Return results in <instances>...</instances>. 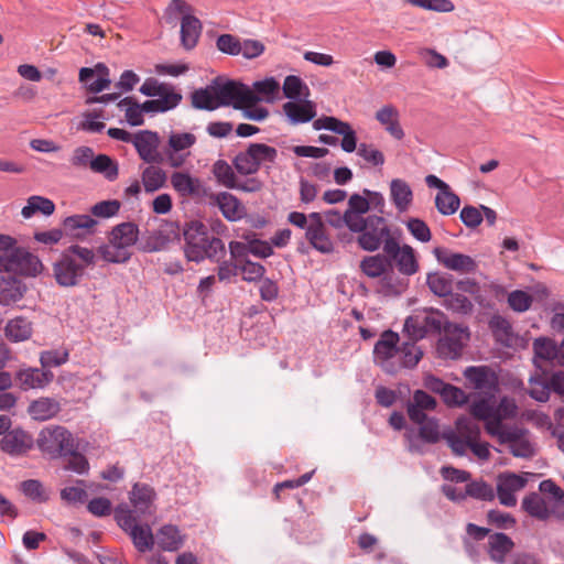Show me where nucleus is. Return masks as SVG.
<instances>
[{
	"label": "nucleus",
	"instance_id": "54",
	"mask_svg": "<svg viewBox=\"0 0 564 564\" xmlns=\"http://www.w3.org/2000/svg\"><path fill=\"white\" fill-rule=\"evenodd\" d=\"M444 304L446 308L463 315L470 314L474 308L471 301L466 295L453 291L446 296Z\"/></svg>",
	"mask_w": 564,
	"mask_h": 564
},
{
	"label": "nucleus",
	"instance_id": "4",
	"mask_svg": "<svg viewBox=\"0 0 564 564\" xmlns=\"http://www.w3.org/2000/svg\"><path fill=\"white\" fill-rule=\"evenodd\" d=\"M139 227L135 223L124 221L111 228L108 234V242L97 248V253L108 263H126L132 252V246L139 243Z\"/></svg>",
	"mask_w": 564,
	"mask_h": 564
},
{
	"label": "nucleus",
	"instance_id": "62",
	"mask_svg": "<svg viewBox=\"0 0 564 564\" xmlns=\"http://www.w3.org/2000/svg\"><path fill=\"white\" fill-rule=\"evenodd\" d=\"M121 208V203L118 199L101 200L90 208V213L95 217L111 218L116 216Z\"/></svg>",
	"mask_w": 564,
	"mask_h": 564
},
{
	"label": "nucleus",
	"instance_id": "42",
	"mask_svg": "<svg viewBox=\"0 0 564 564\" xmlns=\"http://www.w3.org/2000/svg\"><path fill=\"white\" fill-rule=\"evenodd\" d=\"M282 89L284 97L291 101H301L310 96L307 85L296 75L286 76Z\"/></svg>",
	"mask_w": 564,
	"mask_h": 564
},
{
	"label": "nucleus",
	"instance_id": "16",
	"mask_svg": "<svg viewBox=\"0 0 564 564\" xmlns=\"http://www.w3.org/2000/svg\"><path fill=\"white\" fill-rule=\"evenodd\" d=\"M433 254L438 263L452 271L471 273L478 268L476 260L470 256L460 252H452L444 247H435Z\"/></svg>",
	"mask_w": 564,
	"mask_h": 564
},
{
	"label": "nucleus",
	"instance_id": "52",
	"mask_svg": "<svg viewBox=\"0 0 564 564\" xmlns=\"http://www.w3.org/2000/svg\"><path fill=\"white\" fill-rule=\"evenodd\" d=\"M460 206V199L452 188L446 194H436L435 207L437 212L444 216H451L455 214Z\"/></svg>",
	"mask_w": 564,
	"mask_h": 564
},
{
	"label": "nucleus",
	"instance_id": "33",
	"mask_svg": "<svg viewBox=\"0 0 564 564\" xmlns=\"http://www.w3.org/2000/svg\"><path fill=\"white\" fill-rule=\"evenodd\" d=\"M390 197L398 212L404 213L413 200V192L404 180L393 178L390 182Z\"/></svg>",
	"mask_w": 564,
	"mask_h": 564
},
{
	"label": "nucleus",
	"instance_id": "47",
	"mask_svg": "<svg viewBox=\"0 0 564 564\" xmlns=\"http://www.w3.org/2000/svg\"><path fill=\"white\" fill-rule=\"evenodd\" d=\"M91 171L100 173L109 182H113L119 176L118 163L107 154H98L91 161Z\"/></svg>",
	"mask_w": 564,
	"mask_h": 564
},
{
	"label": "nucleus",
	"instance_id": "45",
	"mask_svg": "<svg viewBox=\"0 0 564 564\" xmlns=\"http://www.w3.org/2000/svg\"><path fill=\"white\" fill-rule=\"evenodd\" d=\"M142 184L147 193H154L166 183V173L163 169L153 164L145 167L141 175Z\"/></svg>",
	"mask_w": 564,
	"mask_h": 564
},
{
	"label": "nucleus",
	"instance_id": "30",
	"mask_svg": "<svg viewBox=\"0 0 564 564\" xmlns=\"http://www.w3.org/2000/svg\"><path fill=\"white\" fill-rule=\"evenodd\" d=\"M409 282L394 274L393 270H389L378 282L377 292L383 297H399L408 289Z\"/></svg>",
	"mask_w": 564,
	"mask_h": 564
},
{
	"label": "nucleus",
	"instance_id": "58",
	"mask_svg": "<svg viewBox=\"0 0 564 564\" xmlns=\"http://www.w3.org/2000/svg\"><path fill=\"white\" fill-rule=\"evenodd\" d=\"M409 232L420 242H429L432 232L427 224L421 218L411 217L405 221Z\"/></svg>",
	"mask_w": 564,
	"mask_h": 564
},
{
	"label": "nucleus",
	"instance_id": "8",
	"mask_svg": "<svg viewBox=\"0 0 564 564\" xmlns=\"http://www.w3.org/2000/svg\"><path fill=\"white\" fill-rule=\"evenodd\" d=\"M278 150L265 143H249L245 151H240L232 159V166L240 175L248 176L259 172L262 163H275Z\"/></svg>",
	"mask_w": 564,
	"mask_h": 564
},
{
	"label": "nucleus",
	"instance_id": "1",
	"mask_svg": "<svg viewBox=\"0 0 564 564\" xmlns=\"http://www.w3.org/2000/svg\"><path fill=\"white\" fill-rule=\"evenodd\" d=\"M96 263L94 249L73 243L62 250L52 263V278L59 288H77L87 278V270Z\"/></svg>",
	"mask_w": 564,
	"mask_h": 564
},
{
	"label": "nucleus",
	"instance_id": "7",
	"mask_svg": "<svg viewBox=\"0 0 564 564\" xmlns=\"http://www.w3.org/2000/svg\"><path fill=\"white\" fill-rule=\"evenodd\" d=\"M78 440L62 425H48L39 433L36 444L39 449L51 458L66 457L75 449Z\"/></svg>",
	"mask_w": 564,
	"mask_h": 564
},
{
	"label": "nucleus",
	"instance_id": "26",
	"mask_svg": "<svg viewBox=\"0 0 564 564\" xmlns=\"http://www.w3.org/2000/svg\"><path fill=\"white\" fill-rule=\"evenodd\" d=\"M514 547V542L505 533L496 532L489 535L488 554L492 562L503 564L507 555Z\"/></svg>",
	"mask_w": 564,
	"mask_h": 564
},
{
	"label": "nucleus",
	"instance_id": "9",
	"mask_svg": "<svg viewBox=\"0 0 564 564\" xmlns=\"http://www.w3.org/2000/svg\"><path fill=\"white\" fill-rule=\"evenodd\" d=\"M215 93L220 107L231 106L234 109L241 108V104H257L261 101L251 88L238 80L217 76L213 79Z\"/></svg>",
	"mask_w": 564,
	"mask_h": 564
},
{
	"label": "nucleus",
	"instance_id": "28",
	"mask_svg": "<svg viewBox=\"0 0 564 564\" xmlns=\"http://www.w3.org/2000/svg\"><path fill=\"white\" fill-rule=\"evenodd\" d=\"M54 375L50 370L28 368L20 370L17 379L23 390L44 388L53 380Z\"/></svg>",
	"mask_w": 564,
	"mask_h": 564
},
{
	"label": "nucleus",
	"instance_id": "13",
	"mask_svg": "<svg viewBox=\"0 0 564 564\" xmlns=\"http://www.w3.org/2000/svg\"><path fill=\"white\" fill-rule=\"evenodd\" d=\"M419 425L417 434L413 429H409L405 434L408 449L411 453L423 454L424 447L420 441L426 444H435L441 438L438 420L435 417L425 416L421 422H413Z\"/></svg>",
	"mask_w": 564,
	"mask_h": 564
},
{
	"label": "nucleus",
	"instance_id": "46",
	"mask_svg": "<svg viewBox=\"0 0 564 564\" xmlns=\"http://www.w3.org/2000/svg\"><path fill=\"white\" fill-rule=\"evenodd\" d=\"M370 210V202L364 194L354 193L349 196L346 209V216L351 221L364 220Z\"/></svg>",
	"mask_w": 564,
	"mask_h": 564
},
{
	"label": "nucleus",
	"instance_id": "23",
	"mask_svg": "<svg viewBox=\"0 0 564 564\" xmlns=\"http://www.w3.org/2000/svg\"><path fill=\"white\" fill-rule=\"evenodd\" d=\"M436 400L424 390H415L413 397L406 403V412L412 422H421L425 416V411H434Z\"/></svg>",
	"mask_w": 564,
	"mask_h": 564
},
{
	"label": "nucleus",
	"instance_id": "31",
	"mask_svg": "<svg viewBox=\"0 0 564 564\" xmlns=\"http://www.w3.org/2000/svg\"><path fill=\"white\" fill-rule=\"evenodd\" d=\"M360 271L371 279L383 276L389 270L392 269V263L389 262L388 254L377 253L373 256H366L359 264Z\"/></svg>",
	"mask_w": 564,
	"mask_h": 564
},
{
	"label": "nucleus",
	"instance_id": "51",
	"mask_svg": "<svg viewBox=\"0 0 564 564\" xmlns=\"http://www.w3.org/2000/svg\"><path fill=\"white\" fill-rule=\"evenodd\" d=\"M213 173L217 182L227 188L237 187V176L232 166L225 160H217L213 166Z\"/></svg>",
	"mask_w": 564,
	"mask_h": 564
},
{
	"label": "nucleus",
	"instance_id": "56",
	"mask_svg": "<svg viewBox=\"0 0 564 564\" xmlns=\"http://www.w3.org/2000/svg\"><path fill=\"white\" fill-rule=\"evenodd\" d=\"M456 430L457 434L468 441L469 443H473L475 441H478L480 436V426L478 423L473 421L469 417L462 416L457 419L456 421Z\"/></svg>",
	"mask_w": 564,
	"mask_h": 564
},
{
	"label": "nucleus",
	"instance_id": "41",
	"mask_svg": "<svg viewBox=\"0 0 564 564\" xmlns=\"http://www.w3.org/2000/svg\"><path fill=\"white\" fill-rule=\"evenodd\" d=\"M118 108L124 109L126 121L131 127H139L144 123L143 109L141 104L138 102L135 97L127 96L120 99L117 104Z\"/></svg>",
	"mask_w": 564,
	"mask_h": 564
},
{
	"label": "nucleus",
	"instance_id": "55",
	"mask_svg": "<svg viewBox=\"0 0 564 564\" xmlns=\"http://www.w3.org/2000/svg\"><path fill=\"white\" fill-rule=\"evenodd\" d=\"M280 85L274 77H268L263 80L253 83V89H251L261 100L271 102L274 99L275 94L279 91Z\"/></svg>",
	"mask_w": 564,
	"mask_h": 564
},
{
	"label": "nucleus",
	"instance_id": "2",
	"mask_svg": "<svg viewBox=\"0 0 564 564\" xmlns=\"http://www.w3.org/2000/svg\"><path fill=\"white\" fill-rule=\"evenodd\" d=\"M184 239V256L187 261L199 263L205 259L218 262L217 256L225 257L224 241L209 234L207 226L200 220H186L181 226V238Z\"/></svg>",
	"mask_w": 564,
	"mask_h": 564
},
{
	"label": "nucleus",
	"instance_id": "25",
	"mask_svg": "<svg viewBox=\"0 0 564 564\" xmlns=\"http://www.w3.org/2000/svg\"><path fill=\"white\" fill-rule=\"evenodd\" d=\"M210 198L217 204L224 218L228 221H237L245 215V207L241 202L231 193L220 192L213 194Z\"/></svg>",
	"mask_w": 564,
	"mask_h": 564
},
{
	"label": "nucleus",
	"instance_id": "6",
	"mask_svg": "<svg viewBox=\"0 0 564 564\" xmlns=\"http://www.w3.org/2000/svg\"><path fill=\"white\" fill-rule=\"evenodd\" d=\"M352 234H358L357 245L367 252L379 250L388 239H395L383 216L367 215L364 220L355 221Z\"/></svg>",
	"mask_w": 564,
	"mask_h": 564
},
{
	"label": "nucleus",
	"instance_id": "34",
	"mask_svg": "<svg viewBox=\"0 0 564 564\" xmlns=\"http://www.w3.org/2000/svg\"><path fill=\"white\" fill-rule=\"evenodd\" d=\"M214 82L206 87L195 89L191 95L192 106L198 110L214 111L219 108Z\"/></svg>",
	"mask_w": 564,
	"mask_h": 564
},
{
	"label": "nucleus",
	"instance_id": "40",
	"mask_svg": "<svg viewBox=\"0 0 564 564\" xmlns=\"http://www.w3.org/2000/svg\"><path fill=\"white\" fill-rule=\"evenodd\" d=\"M54 212L55 204L52 199L39 195H33L28 198V203L22 208L21 215L25 219H29L36 213H41L42 215L47 217L53 215Z\"/></svg>",
	"mask_w": 564,
	"mask_h": 564
},
{
	"label": "nucleus",
	"instance_id": "11",
	"mask_svg": "<svg viewBox=\"0 0 564 564\" xmlns=\"http://www.w3.org/2000/svg\"><path fill=\"white\" fill-rule=\"evenodd\" d=\"M173 240H181V225L165 221L162 229L147 231L139 238L138 249L142 252H158L167 247Z\"/></svg>",
	"mask_w": 564,
	"mask_h": 564
},
{
	"label": "nucleus",
	"instance_id": "59",
	"mask_svg": "<svg viewBox=\"0 0 564 564\" xmlns=\"http://www.w3.org/2000/svg\"><path fill=\"white\" fill-rule=\"evenodd\" d=\"M216 47L224 54L237 56L241 52V42L232 34H220L216 40Z\"/></svg>",
	"mask_w": 564,
	"mask_h": 564
},
{
	"label": "nucleus",
	"instance_id": "17",
	"mask_svg": "<svg viewBox=\"0 0 564 564\" xmlns=\"http://www.w3.org/2000/svg\"><path fill=\"white\" fill-rule=\"evenodd\" d=\"M22 278L15 273L0 275V304L2 306H11L25 296L29 286Z\"/></svg>",
	"mask_w": 564,
	"mask_h": 564
},
{
	"label": "nucleus",
	"instance_id": "22",
	"mask_svg": "<svg viewBox=\"0 0 564 564\" xmlns=\"http://www.w3.org/2000/svg\"><path fill=\"white\" fill-rule=\"evenodd\" d=\"M283 111L291 124L306 123L316 117V106L307 98L285 102Z\"/></svg>",
	"mask_w": 564,
	"mask_h": 564
},
{
	"label": "nucleus",
	"instance_id": "60",
	"mask_svg": "<svg viewBox=\"0 0 564 564\" xmlns=\"http://www.w3.org/2000/svg\"><path fill=\"white\" fill-rule=\"evenodd\" d=\"M533 302V297L525 291L514 290L508 295V304L512 311L518 313L527 312Z\"/></svg>",
	"mask_w": 564,
	"mask_h": 564
},
{
	"label": "nucleus",
	"instance_id": "53",
	"mask_svg": "<svg viewBox=\"0 0 564 564\" xmlns=\"http://www.w3.org/2000/svg\"><path fill=\"white\" fill-rule=\"evenodd\" d=\"M496 412H499L497 410V406L495 405V402L491 400V398H480L469 405V413L474 419L477 420H487Z\"/></svg>",
	"mask_w": 564,
	"mask_h": 564
},
{
	"label": "nucleus",
	"instance_id": "43",
	"mask_svg": "<svg viewBox=\"0 0 564 564\" xmlns=\"http://www.w3.org/2000/svg\"><path fill=\"white\" fill-rule=\"evenodd\" d=\"M399 339L398 333L391 329L384 330L375 344L372 352H401L398 348ZM409 346H411V343L408 340L403 344L402 352H411Z\"/></svg>",
	"mask_w": 564,
	"mask_h": 564
},
{
	"label": "nucleus",
	"instance_id": "18",
	"mask_svg": "<svg viewBox=\"0 0 564 564\" xmlns=\"http://www.w3.org/2000/svg\"><path fill=\"white\" fill-rule=\"evenodd\" d=\"M98 221L86 214L67 216L62 220L64 236L76 240H84L88 235L95 232L94 227Z\"/></svg>",
	"mask_w": 564,
	"mask_h": 564
},
{
	"label": "nucleus",
	"instance_id": "39",
	"mask_svg": "<svg viewBox=\"0 0 564 564\" xmlns=\"http://www.w3.org/2000/svg\"><path fill=\"white\" fill-rule=\"evenodd\" d=\"M453 275L445 272H431L426 276L430 291L438 296L446 297L453 291Z\"/></svg>",
	"mask_w": 564,
	"mask_h": 564
},
{
	"label": "nucleus",
	"instance_id": "50",
	"mask_svg": "<svg viewBox=\"0 0 564 564\" xmlns=\"http://www.w3.org/2000/svg\"><path fill=\"white\" fill-rule=\"evenodd\" d=\"M465 496L480 501H492L496 497L491 485L482 479L469 481L465 488Z\"/></svg>",
	"mask_w": 564,
	"mask_h": 564
},
{
	"label": "nucleus",
	"instance_id": "35",
	"mask_svg": "<svg viewBox=\"0 0 564 564\" xmlns=\"http://www.w3.org/2000/svg\"><path fill=\"white\" fill-rule=\"evenodd\" d=\"M156 542L163 551L174 552L183 546L184 536L181 534L177 527L165 524L158 531Z\"/></svg>",
	"mask_w": 564,
	"mask_h": 564
},
{
	"label": "nucleus",
	"instance_id": "24",
	"mask_svg": "<svg viewBox=\"0 0 564 564\" xmlns=\"http://www.w3.org/2000/svg\"><path fill=\"white\" fill-rule=\"evenodd\" d=\"M196 142V137L189 132H171L167 141V148L164 153L170 160L173 167H178L183 164V158H175V153L193 147Z\"/></svg>",
	"mask_w": 564,
	"mask_h": 564
},
{
	"label": "nucleus",
	"instance_id": "14",
	"mask_svg": "<svg viewBox=\"0 0 564 564\" xmlns=\"http://www.w3.org/2000/svg\"><path fill=\"white\" fill-rule=\"evenodd\" d=\"M134 145L140 159L148 164H161L164 155L159 152L160 135L156 131L140 130L133 135Z\"/></svg>",
	"mask_w": 564,
	"mask_h": 564
},
{
	"label": "nucleus",
	"instance_id": "61",
	"mask_svg": "<svg viewBox=\"0 0 564 564\" xmlns=\"http://www.w3.org/2000/svg\"><path fill=\"white\" fill-rule=\"evenodd\" d=\"M139 91L147 97L165 96L169 93H176L170 85L159 83L155 78H147L139 88Z\"/></svg>",
	"mask_w": 564,
	"mask_h": 564
},
{
	"label": "nucleus",
	"instance_id": "3",
	"mask_svg": "<svg viewBox=\"0 0 564 564\" xmlns=\"http://www.w3.org/2000/svg\"><path fill=\"white\" fill-rule=\"evenodd\" d=\"M44 270L45 267L39 256L20 246L14 237L0 234V273L37 278Z\"/></svg>",
	"mask_w": 564,
	"mask_h": 564
},
{
	"label": "nucleus",
	"instance_id": "44",
	"mask_svg": "<svg viewBox=\"0 0 564 564\" xmlns=\"http://www.w3.org/2000/svg\"><path fill=\"white\" fill-rule=\"evenodd\" d=\"M171 183L181 196L195 195L199 189V180L186 172H174L171 175Z\"/></svg>",
	"mask_w": 564,
	"mask_h": 564
},
{
	"label": "nucleus",
	"instance_id": "48",
	"mask_svg": "<svg viewBox=\"0 0 564 564\" xmlns=\"http://www.w3.org/2000/svg\"><path fill=\"white\" fill-rule=\"evenodd\" d=\"M129 535L135 549L141 553L151 551L154 546V536L152 534L151 528L148 524H138L132 529Z\"/></svg>",
	"mask_w": 564,
	"mask_h": 564
},
{
	"label": "nucleus",
	"instance_id": "32",
	"mask_svg": "<svg viewBox=\"0 0 564 564\" xmlns=\"http://www.w3.org/2000/svg\"><path fill=\"white\" fill-rule=\"evenodd\" d=\"M61 404L53 398H40L30 403L28 413L35 421H46L58 414Z\"/></svg>",
	"mask_w": 564,
	"mask_h": 564
},
{
	"label": "nucleus",
	"instance_id": "12",
	"mask_svg": "<svg viewBox=\"0 0 564 564\" xmlns=\"http://www.w3.org/2000/svg\"><path fill=\"white\" fill-rule=\"evenodd\" d=\"M383 252L388 254L389 262L395 263L398 271L406 276L415 274L419 269V262L414 249L410 245L400 246L399 240L388 239L383 245Z\"/></svg>",
	"mask_w": 564,
	"mask_h": 564
},
{
	"label": "nucleus",
	"instance_id": "5",
	"mask_svg": "<svg viewBox=\"0 0 564 564\" xmlns=\"http://www.w3.org/2000/svg\"><path fill=\"white\" fill-rule=\"evenodd\" d=\"M445 318L446 315L438 308L425 307L415 310L413 314L405 318L403 333L411 343V346H414L416 341L425 337H438Z\"/></svg>",
	"mask_w": 564,
	"mask_h": 564
},
{
	"label": "nucleus",
	"instance_id": "37",
	"mask_svg": "<svg viewBox=\"0 0 564 564\" xmlns=\"http://www.w3.org/2000/svg\"><path fill=\"white\" fill-rule=\"evenodd\" d=\"M4 335L12 343L24 341L32 335V323L22 316L12 318L4 327Z\"/></svg>",
	"mask_w": 564,
	"mask_h": 564
},
{
	"label": "nucleus",
	"instance_id": "15",
	"mask_svg": "<svg viewBox=\"0 0 564 564\" xmlns=\"http://www.w3.org/2000/svg\"><path fill=\"white\" fill-rule=\"evenodd\" d=\"M527 481L525 477L514 473L499 474L497 476V491H495L499 502L505 507H514L517 505L516 492L523 489Z\"/></svg>",
	"mask_w": 564,
	"mask_h": 564
},
{
	"label": "nucleus",
	"instance_id": "57",
	"mask_svg": "<svg viewBox=\"0 0 564 564\" xmlns=\"http://www.w3.org/2000/svg\"><path fill=\"white\" fill-rule=\"evenodd\" d=\"M240 272L242 273V280L250 283L260 282L264 279L267 270L263 264L246 259L245 262L240 263Z\"/></svg>",
	"mask_w": 564,
	"mask_h": 564
},
{
	"label": "nucleus",
	"instance_id": "27",
	"mask_svg": "<svg viewBox=\"0 0 564 564\" xmlns=\"http://www.w3.org/2000/svg\"><path fill=\"white\" fill-rule=\"evenodd\" d=\"M154 497L155 492L149 485L134 484L130 491L129 499L135 512L140 514H151Z\"/></svg>",
	"mask_w": 564,
	"mask_h": 564
},
{
	"label": "nucleus",
	"instance_id": "38",
	"mask_svg": "<svg viewBox=\"0 0 564 564\" xmlns=\"http://www.w3.org/2000/svg\"><path fill=\"white\" fill-rule=\"evenodd\" d=\"M522 509L531 517L545 521L550 518L551 511L545 499L538 492H531L522 500Z\"/></svg>",
	"mask_w": 564,
	"mask_h": 564
},
{
	"label": "nucleus",
	"instance_id": "19",
	"mask_svg": "<svg viewBox=\"0 0 564 564\" xmlns=\"http://www.w3.org/2000/svg\"><path fill=\"white\" fill-rule=\"evenodd\" d=\"M490 329L497 341L507 348H525L528 341L513 333L510 322L501 316L494 315L489 322Z\"/></svg>",
	"mask_w": 564,
	"mask_h": 564
},
{
	"label": "nucleus",
	"instance_id": "63",
	"mask_svg": "<svg viewBox=\"0 0 564 564\" xmlns=\"http://www.w3.org/2000/svg\"><path fill=\"white\" fill-rule=\"evenodd\" d=\"M485 422L487 433L496 436L500 444L505 442V433L513 429V426L502 424V416L499 412H496L494 416L485 420Z\"/></svg>",
	"mask_w": 564,
	"mask_h": 564
},
{
	"label": "nucleus",
	"instance_id": "21",
	"mask_svg": "<svg viewBox=\"0 0 564 564\" xmlns=\"http://www.w3.org/2000/svg\"><path fill=\"white\" fill-rule=\"evenodd\" d=\"M33 444L32 437L21 429H14L3 435L0 448L12 456L26 453Z\"/></svg>",
	"mask_w": 564,
	"mask_h": 564
},
{
	"label": "nucleus",
	"instance_id": "64",
	"mask_svg": "<svg viewBox=\"0 0 564 564\" xmlns=\"http://www.w3.org/2000/svg\"><path fill=\"white\" fill-rule=\"evenodd\" d=\"M115 519L118 525L128 534L138 525L137 518L128 506H118L115 510Z\"/></svg>",
	"mask_w": 564,
	"mask_h": 564
},
{
	"label": "nucleus",
	"instance_id": "49",
	"mask_svg": "<svg viewBox=\"0 0 564 564\" xmlns=\"http://www.w3.org/2000/svg\"><path fill=\"white\" fill-rule=\"evenodd\" d=\"M305 238L315 250L323 254L334 251V243L326 234V228L306 230Z\"/></svg>",
	"mask_w": 564,
	"mask_h": 564
},
{
	"label": "nucleus",
	"instance_id": "29",
	"mask_svg": "<svg viewBox=\"0 0 564 564\" xmlns=\"http://www.w3.org/2000/svg\"><path fill=\"white\" fill-rule=\"evenodd\" d=\"M202 23L198 18L193 14H185L181 22V44L189 51L193 50L198 42L202 33Z\"/></svg>",
	"mask_w": 564,
	"mask_h": 564
},
{
	"label": "nucleus",
	"instance_id": "20",
	"mask_svg": "<svg viewBox=\"0 0 564 564\" xmlns=\"http://www.w3.org/2000/svg\"><path fill=\"white\" fill-rule=\"evenodd\" d=\"M514 457L530 458L534 455V446L530 440L529 431L519 426L505 433V442Z\"/></svg>",
	"mask_w": 564,
	"mask_h": 564
},
{
	"label": "nucleus",
	"instance_id": "36",
	"mask_svg": "<svg viewBox=\"0 0 564 564\" xmlns=\"http://www.w3.org/2000/svg\"><path fill=\"white\" fill-rule=\"evenodd\" d=\"M180 93H169L159 99H148L141 104L144 113L167 112L176 108L182 101Z\"/></svg>",
	"mask_w": 564,
	"mask_h": 564
},
{
	"label": "nucleus",
	"instance_id": "10",
	"mask_svg": "<svg viewBox=\"0 0 564 564\" xmlns=\"http://www.w3.org/2000/svg\"><path fill=\"white\" fill-rule=\"evenodd\" d=\"M470 340V329L467 325L457 324L446 317L442 333L436 341V352H462Z\"/></svg>",
	"mask_w": 564,
	"mask_h": 564
}]
</instances>
